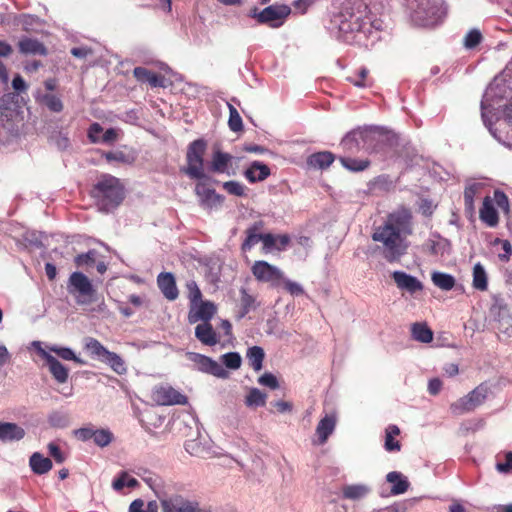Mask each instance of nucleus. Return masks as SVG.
Returning a JSON list of instances; mask_svg holds the SVG:
<instances>
[{"label": "nucleus", "mask_w": 512, "mask_h": 512, "mask_svg": "<svg viewBox=\"0 0 512 512\" xmlns=\"http://www.w3.org/2000/svg\"><path fill=\"white\" fill-rule=\"evenodd\" d=\"M412 234V211L401 205L388 213L383 223L374 228L371 238L381 244L379 248L383 258L389 263H395L407 253V238Z\"/></svg>", "instance_id": "nucleus-1"}, {"label": "nucleus", "mask_w": 512, "mask_h": 512, "mask_svg": "<svg viewBox=\"0 0 512 512\" xmlns=\"http://www.w3.org/2000/svg\"><path fill=\"white\" fill-rule=\"evenodd\" d=\"M24 106L18 93L9 92L0 97V125L12 135H17L24 123Z\"/></svg>", "instance_id": "nucleus-2"}, {"label": "nucleus", "mask_w": 512, "mask_h": 512, "mask_svg": "<svg viewBox=\"0 0 512 512\" xmlns=\"http://www.w3.org/2000/svg\"><path fill=\"white\" fill-rule=\"evenodd\" d=\"M91 195L100 209L108 212L120 205L125 193L118 178L112 175H103L93 186Z\"/></svg>", "instance_id": "nucleus-3"}, {"label": "nucleus", "mask_w": 512, "mask_h": 512, "mask_svg": "<svg viewBox=\"0 0 512 512\" xmlns=\"http://www.w3.org/2000/svg\"><path fill=\"white\" fill-rule=\"evenodd\" d=\"M207 149V142L204 139L192 141L186 152V167L182 171L191 179H203L204 173V155Z\"/></svg>", "instance_id": "nucleus-4"}, {"label": "nucleus", "mask_w": 512, "mask_h": 512, "mask_svg": "<svg viewBox=\"0 0 512 512\" xmlns=\"http://www.w3.org/2000/svg\"><path fill=\"white\" fill-rule=\"evenodd\" d=\"M67 290L79 305H89L96 301V289L82 272H73L70 275Z\"/></svg>", "instance_id": "nucleus-5"}, {"label": "nucleus", "mask_w": 512, "mask_h": 512, "mask_svg": "<svg viewBox=\"0 0 512 512\" xmlns=\"http://www.w3.org/2000/svg\"><path fill=\"white\" fill-rule=\"evenodd\" d=\"M489 393L490 387L487 383L483 382L475 387L472 391H470L467 395L453 402L450 405V410L453 415H462L468 412H472L486 401Z\"/></svg>", "instance_id": "nucleus-6"}, {"label": "nucleus", "mask_w": 512, "mask_h": 512, "mask_svg": "<svg viewBox=\"0 0 512 512\" xmlns=\"http://www.w3.org/2000/svg\"><path fill=\"white\" fill-rule=\"evenodd\" d=\"M86 348L92 356L109 365L118 375H124L127 372V366L122 357L115 352L107 350L97 339L90 338Z\"/></svg>", "instance_id": "nucleus-7"}, {"label": "nucleus", "mask_w": 512, "mask_h": 512, "mask_svg": "<svg viewBox=\"0 0 512 512\" xmlns=\"http://www.w3.org/2000/svg\"><path fill=\"white\" fill-rule=\"evenodd\" d=\"M291 9L287 5H270L262 11L257 12V8L251 11V16L258 23L268 25L271 28H278L284 24L285 19L290 15Z\"/></svg>", "instance_id": "nucleus-8"}, {"label": "nucleus", "mask_w": 512, "mask_h": 512, "mask_svg": "<svg viewBox=\"0 0 512 512\" xmlns=\"http://www.w3.org/2000/svg\"><path fill=\"white\" fill-rule=\"evenodd\" d=\"M162 512H211L201 507L196 500H190L180 494L160 499Z\"/></svg>", "instance_id": "nucleus-9"}, {"label": "nucleus", "mask_w": 512, "mask_h": 512, "mask_svg": "<svg viewBox=\"0 0 512 512\" xmlns=\"http://www.w3.org/2000/svg\"><path fill=\"white\" fill-rule=\"evenodd\" d=\"M251 272L257 281L270 283L274 287L281 285L284 275L278 267L264 260L255 261Z\"/></svg>", "instance_id": "nucleus-10"}, {"label": "nucleus", "mask_w": 512, "mask_h": 512, "mask_svg": "<svg viewBox=\"0 0 512 512\" xmlns=\"http://www.w3.org/2000/svg\"><path fill=\"white\" fill-rule=\"evenodd\" d=\"M188 358L194 363L196 368L203 373L211 374L222 379H226L229 376L228 371L225 370L221 364L208 356L190 352L188 353Z\"/></svg>", "instance_id": "nucleus-11"}, {"label": "nucleus", "mask_w": 512, "mask_h": 512, "mask_svg": "<svg viewBox=\"0 0 512 512\" xmlns=\"http://www.w3.org/2000/svg\"><path fill=\"white\" fill-rule=\"evenodd\" d=\"M217 313V306L209 300H201L197 304L189 306L188 322L195 324L199 321L210 322Z\"/></svg>", "instance_id": "nucleus-12"}, {"label": "nucleus", "mask_w": 512, "mask_h": 512, "mask_svg": "<svg viewBox=\"0 0 512 512\" xmlns=\"http://www.w3.org/2000/svg\"><path fill=\"white\" fill-rule=\"evenodd\" d=\"M153 400L163 406L184 405L187 397L171 386H158L153 391Z\"/></svg>", "instance_id": "nucleus-13"}, {"label": "nucleus", "mask_w": 512, "mask_h": 512, "mask_svg": "<svg viewBox=\"0 0 512 512\" xmlns=\"http://www.w3.org/2000/svg\"><path fill=\"white\" fill-rule=\"evenodd\" d=\"M233 156L227 152H223L219 147H214L211 160L208 163V170L214 174L234 175L235 171H231Z\"/></svg>", "instance_id": "nucleus-14"}, {"label": "nucleus", "mask_w": 512, "mask_h": 512, "mask_svg": "<svg viewBox=\"0 0 512 512\" xmlns=\"http://www.w3.org/2000/svg\"><path fill=\"white\" fill-rule=\"evenodd\" d=\"M157 285L169 301H174L179 296V291L176 285L175 277L170 272H162L157 276Z\"/></svg>", "instance_id": "nucleus-15"}, {"label": "nucleus", "mask_w": 512, "mask_h": 512, "mask_svg": "<svg viewBox=\"0 0 512 512\" xmlns=\"http://www.w3.org/2000/svg\"><path fill=\"white\" fill-rule=\"evenodd\" d=\"M40 356L46 361L50 373L58 383H65L68 379V369L62 365L54 356L44 349H39Z\"/></svg>", "instance_id": "nucleus-16"}, {"label": "nucleus", "mask_w": 512, "mask_h": 512, "mask_svg": "<svg viewBox=\"0 0 512 512\" xmlns=\"http://www.w3.org/2000/svg\"><path fill=\"white\" fill-rule=\"evenodd\" d=\"M398 288L408 291L413 294L423 289V284L416 277L409 275L403 271H395L392 274Z\"/></svg>", "instance_id": "nucleus-17"}, {"label": "nucleus", "mask_w": 512, "mask_h": 512, "mask_svg": "<svg viewBox=\"0 0 512 512\" xmlns=\"http://www.w3.org/2000/svg\"><path fill=\"white\" fill-rule=\"evenodd\" d=\"M337 417L334 413L326 414L318 423L315 434L318 437V444L323 445L329 436L334 432Z\"/></svg>", "instance_id": "nucleus-18"}, {"label": "nucleus", "mask_w": 512, "mask_h": 512, "mask_svg": "<svg viewBox=\"0 0 512 512\" xmlns=\"http://www.w3.org/2000/svg\"><path fill=\"white\" fill-rule=\"evenodd\" d=\"M195 337L207 346H214L219 342L218 335L210 322L198 324L195 327Z\"/></svg>", "instance_id": "nucleus-19"}, {"label": "nucleus", "mask_w": 512, "mask_h": 512, "mask_svg": "<svg viewBox=\"0 0 512 512\" xmlns=\"http://www.w3.org/2000/svg\"><path fill=\"white\" fill-rule=\"evenodd\" d=\"M133 76L141 83H148L151 87H164V76L152 72L145 67H135Z\"/></svg>", "instance_id": "nucleus-20"}, {"label": "nucleus", "mask_w": 512, "mask_h": 512, "mask_svg": "<svg viewBox=\"0 0 512 512\" xmlns=\"http://www.w3.org/2000/svg\"><path fill=\"white\" fill-rule=\"evenodd\" d=\"M25 430L11 422H0V441H19L25 437Z\"/></svg>", "instance_id": "nucleus-21"}, {"label": "nucleus", "mask_w": 512, "mask_h": 512, "mask_svg": "<svg viewBox=\"0 0 512 512\" xmlns=\"http://www.w3.org/2000/svg\"><path fill=\"white\" fill-rule=\"evenodd\" d=\"M479 217L481 221L487 224L489 227H494L498 224V212L493 205V200L491 197L486 196L484 198L482 207L479 211Z\"/></svg>", "instance_id": "nucleus-22"}, {"label": "nucleus", "mask_w": 512, "mask_h": 512, "mask_svg": "<svg viewBox=\"0 0 512 512\" xmlns=\"http://www.w3.org/2000/svg\"><path fill=\"white\" fill-rule=\"evenodd\" d=\"M270 175V168L259 161H254L245 170L244 176L250 183L265 180Z\"/></svg>", "instance_id": "nucleus-23"}, {"label": "nucleus", "mask_w": 512, "mask_h": 512, "mask_svg": "<svg viewBox=\"0 0 512 512\" xmlns=\"http://www.w3.org/2000/svg\"><path fill=\"white\" fill-rule=\"evenodd\" d=\"M19 51L25 55H46L47 49L42 42L37 39L24 37L18 42Z\"/></svg>", "instance_id": "nucleus-24"}, {"label": "nucleus", "mask_w": 512, "mask_h": 512, "mask_svg": "<svg viewBox=\"0 0 512 512\" xmlns=\"http://www.w3.org/2000/svg\"><path fill=\"white\" fill-rule=\"evenodd\" d=\"M335 160L333 153L329 151H321L311 154L307 158V165L313 169H326Z\"/></svg>", "instance_id": "nucleus-25"}, {"label": "nucleus", "mask_w": 512, "mask_h": 512, "mask_svg": "<svg viewBox=\"0 0 512 512\" xmlns=\"http://www.w3.org/2000/svg\"><path fill=\"white\" fill-rule=\"evenodd\" d=\"M262 227L263 223L260 221L246 229V238L241 245V250L243 252L251 250L254 245L262 240V233H260Z\"/></svg>", "instance_id": "nucleus-26"}, {"label": "nucleus", "mask_w": 512, "mask_h": 512, "mask_svg": "<svg viewBox=\"0 0 512 512\" xmlns=\"http://www.w3.org/2000/svg\"><path fill=\"white\" fill-rule=\"evenodd\" d=\"M386 480L392 484L391 494L393 495L405 493L410 486L407 478L402 473L397 471L389 472L386 476Z\"/></svg>", "instance_id": "nucleus-27"}, {"label": "nucleus", "mask_w": 512, "mask_h": 512, "mask_svg": "<svg viewBox=\"0 0 512 512\" xmlns=\"http://www.w3.org/2000/svg\"><path fill=\"white\" fill-rule=\"evenodd\" d=\"M29 465L31 470L38 475L48 473L52 469V461L48 457H44L41 453L35 452L30 456Z\"/></svg>", "instance_id": "nucleus-28"}, {"label": "nucleus", "mask_w": 512, "mask_h": 512, "mask_svg": "<svg viewBox=\"0 0 512 512\" xmlns=\"http://www.w3.org/2000/svg\"><path fill=\"white\" fill-rule=\"evenodd\" d=\"M369 74V69L362 66L357 71L353 72V74L349 75L346 79L351 84L359 88L372 87L374 85V81L371 77H369Z\"/></svg>", "instance_id": "nucleus-29"}, {"label": "nucleus", "mask_w": 512, "mask_h": 512, "mask_svg": "<svg viewBox=\"0 0 512 512\" xmlns=\"http://www.w3.org/2000/svg\"><path fill=\"white\" fill-rule=\"evenodd\" d=\"M256 308V298L249 294L244 287L240 288L239 314L238 318L245 317L251 310Z\"/></svg>", "instance_id": "nucleus-30"}, {"label": "nucleus", "mask_w": 512, "mask_h": 512, "mask_svg": "<svg viewBox=\"0 0 512 512\" xmlns=\"http://www.w3.org/2000/svg\"><path fill=\"white\" fill-rule=\"evenodd\" d=\"M412 338L421 343H430L433 340V331L426 323L416 322L411 327Z\"/></svg>", "instance_id": "nucleus-31"}, {"label": "nucleus", "mask_w": 512, "mask_h": 512, "mask_svg": "<svg viewBox=\"0 0 512 512\" xmlns=\"http://www.w3.org/2000/svg\"><path fill=\"white\" fill-rule=\"evenodd\" d=\"M400 434V429L396 425H389L385 430L384 447L388 452L400 451L401 444L396 437Z\"/></svg>", "instance_id": "nucleus-32"}, {"label": "nucleus", "mask_w": 512, "mask_h": 512, "mask_svg": "<svg viewBox=\"0 0 512 512\" xmlns=\"http://www.w3.org/2000/svg\"><path fill=\"white\" fill-rule=\"evenodd\" d=\"M369 491V487L363 484L346 485L342 488L343 497L350 500L362 499L369 493Z\"/></svg>", "instance_id": "nucleus-33"}, {"label": "nucleus", "mask_w": 512, "mask_h": 512, "mask_svg": "<svg viewBox=\"0 0 512 512\" xmlns=\"http://www.w3.org/2000/svg\"><path fill=\"white\" fill-rule=\"evenodd\" d=\"M431 280L435 286L444 291H449L455 286V278L444 272H433Z\"/></svg>", "instance_id": "nucleus-34"}, {"label": "nucleus", "mask_w": 512, "mask_h": 512, "mask_svg": "<svg viewBox=\"0 0 512 512\" xmlns=\"http://www.w3.org/2000/svg\"><path fill=\"white\" fill-rule=\"evenodd\" d=\"M250 366L255 371H260L263 367V360L265 357L264 350L259 346L250 347L246 354Z\"/></svg>", "instance_id": "nucleus-35"}, {"label": "nucleus", "mask_w": 512, "mask_h": 512, "mask_svg": "<svg viewBox=\"0 0 512 512\" xmlns=\"http://www.w3.org/2000/svg\"><path fill=\"white\" fill-rule=\"evenodd\" d=\"M267 395L258 388H251L245 397L244 403L247 407L257 408L265 406Z\"/></svg>", "instance_id": "nucleus-36"}, {"label": "nucleus", "mask_w": 512, "mask_h": 512, "mask_svg": "<svg viewBox=\"0 0 512 512\" xmlns=\"http://www.w3.org/2000/svg\"><path fill=\"white\" fill-rule=\"evenodd\" d=\"M341 164L350 171L359 172L367 169L370 161L367 159H355L351 157H341Z\"/></svg>", "instance_id": "nucleus-37"}, {"label": "nucleus", "mask_w": 512, "mask_h": 512, "mask_svg": "<svg viewBox=\"0 0 512 512\" xmlns=\"http://www.w3.org/2000/svg\"><path fill=\"white\" fill-rule=\"evenodd\" d=\"M139 485L136 478L129 477L126 471H122L119 476L113 480L112 487L116 491L122 490L125 486L135 488Z\"/></svg>", "instance_id": "nucleus-38"}, {"label": "nucleus", "mask_w": 512, "mask_h": 512, "mask_svg": "<svg viewBox=\"0 0 512 512\" xmlns=\"http://www.w3.org/2000/svg\"><path fill=\"white\" fill-rule=\"evenodd\" d=\"M473 286L480 291H485L488 287L486 272L479 263L473 268Z\"/></svg>", "instance_id": "nucleus-39"}, {"label": "nucleus", "mask_w": 512, "mask_h": 512, "mask_svg": "<svg viewBox=\"0 0 512 512\" xmlns=\"http://www.w3.org/2000/svg\"><path fill=\"white\" fill-rule=\"evenodd\" d=\"M114 439L113 433L108 429H96L93 436V442L99 447L108 446Z\"/></svg>", "instance_id": "nucleus-40"}, {"label": "nucleus", "mask_w": 512, "mask_h": 512, "mask_svg": "<svg viewBox=\"0 0 512 512\" xmlns=\"http://www.w3.org/2000/svg\"><path fill=\"white\" fill-rule=\"evenodd\" d=\"M187 298L189 299V306L197 304L202 300V292L198 284L194 280H190L186 283Z\"/></svg>", "instance_id": "nucleus-41"}, {"label": "nucleus", "mask_w": 512, "mask_h": 512, "mask_svg": "<svg viewBox=\"0 0 512 512\" xmlns=\"http://www.w3.org/2000/svg\"><path fill=\"white\" fill-rule=\"evenodd\" d=\"M41 103L52 112H61L63 110V103L61 99L54 94L43 95Z\"/></svg>", "instance_id": "nucleus-42"}, {"label": "nucleus", "mask_w": 512, "mask_h": 512, "mask_svg": "<svg viewBox=\"0 0 512 512\" xmlns=\"http://www.w3.org/2000/svg\"><path fill=\"white\" fill-rule=\"evenodd\" d=\"M228 125L233 132H239L243 130L242 118L237 109L232 105H229Z\"/></svg>", "instance_id": "nucleus-43"}, {"label": "nucleus", "mask_w": 512, "mask_h": 512, "mask_svg": "<svg viewBox=\"0 0 512 512\" xmlns=\"http://www.w3.org/2000/svg\"><path fill=\"white\" fill-rule=\"evenodd\" d=\"M478 187L477 185H470L464 190V205L465 210L469 213L474 212V198L477 194Z\"/></svg>", "instance_id": "nucleus-44"}, {"label": "nucleus", "mask_w": 512, "mask_h": 512, "mask_svg": "<svg viewBox=\"0 0 512 512\" xmlns=\"http://www.w3.org/2000/svg\"><path fill=\"white\" fill-rule=\"evenodd\" d=\"M223 189L230 195L242 197L246 195V187L237 181H227L223 183Z\"/></svg>", "instance_id": "nucleus-45"}, {"label": "nucleus", "mask_w": 512, "mask_h": 512, "mask_svg": "<svg viewBox=\"0 0 512 512\" xmlns=\"http://www.w3.org/2000/svg\"><path fill=\"white\" fill-rule=\"evenodd\" d=\"M222 361L227 368L233 370L239 369L242 364V358L237 352H229L222 355Z\"/></svg>", "instance_id": "nucleus-46"}, {"label": "nucleus", "mask_w": 512, "mask_h": 512, "mask_svg": "<svg viewBox=\"0 0 512 512\" xmlns=\"http://www.w3.org/2000/svg\"><path fill=\"white\" fill-rule=\"evenodd\" d=\"M50 350L57 354L58 357L63 360H73L77 363L82 364L83 362L74 354L70 348L66 347H51Z\"/></svg>", "instance_id": "nucleus-47"}, {"label": "nucleus", "mask_w": 512, "mask_h": 512, "mask_svg": "<svg viewBox=\"0 0 512 512\" xmlns=\"http://www.w3.org/2000/svg\"><path fill=\"white\" fill-rule=\"evenodd\" d=\"M196 194L199 195L203 201H210L212 199L220 200V195L216 194L215 190L207 188L205 185L197 184L195 188Z\"/></svg>", "instance_id": "nucleus-48"}, {"label": "nucleus", "mask_w": 512, "mask_h": 512, "mask_svg": "<svg viewBox=\"0 0 512 512\" xmlns=\"http://www.w3.org/2000/svg\"><path fill=\"white\" fill-rule=\"evenodd\" d=\"M105 158L107 161H117L121 163H132L134 161V157L126 154L123 151H115V152H107L105 153Z\"/></svg>", "instance_id": "nucleus-49"}, {"label": "nucleus", "mask_w": 512, "mask_h": 512, "mask_svg": "<svg viewBox=\"0 0 512 512\" xmlns=\"http://www.w3.org/2000/svg\"><path fill=\"white\" fill-rule=\"evenodd\" d=\"M482 41V34L477 29L470 30L465 37V47L472 49L480 44Z\"/></svg>", "instance_id": "nucleus-50"}, {"label": "nucleus", "mask_w": 512, "mask_h": 512, "mask_svg": "<svg viewBox=\"0 0 512 512\" xmlns=\"http://www.w3.org/2000/svg\"><path fill=\"white\" fill-rule=\"evenodd\" d=\"M284 289L293 296H298L304 294V289L302 286L294 281L286 279L283 276V280L281 281Z\"/></svg>", "instance_id": "nucleus-51"}, {"label": "nucleus", "mask_w": 512, "mask_h": 512, "mask_svg": "<svg viewBox=\"0 0 512 512\" xmlns=\"http://www.w3.org/2000/svg\"><path fill=\"white\" fill-rule=\"evenodd\" d=\"M495 201L497 206L504 212L508 213L510 211L509 208V200L507 195L501 191V190H495L494 192V198L492 199Z\"/></svg>", "instance_id": "nucleus-52"}, {"label": "nucleus", "mask_w": 512, "mask_h": 512, "mask_svg": "<svg viewBox=\"0 0 512 512\" xmlns=\"http://www.w3.org/2000/svg\"><path fill=\"white\" fill-rule=\"evenodd\" d=\"M95 255L96 252L94 250L79 254L75 257V264L77 266L93 265L95 263Z\"/></svg>", "instance_id": "nucleus-53"}, {"label": "nucleus", "mask_w": 512, "mask_h": 512, "mask_svg": "<svg viewBox=\"0 0 512 512\" xmlns=\"http://www.w3.org/2000/svg\"><path fill=\"white\" fill-rule=\"evenodd\" d=\"M50 456L56 461V463H63L66 460L64 453L61 451L58 444L50 442L47 446Z\"/></svg>", "instance_id": "nucleus-54"}, {"label": "nucleus", "mask_w": 512, "mask_h": 512, "mask_svg": "<svg viewBox=\"0 0 512 512\" xmlns=\"http://www.w3.org/2000/svg\"><path fill=\"white\" fill-rule=\"evenodd\" d=\"M341 146L344 150L353 152L354 149H358V142L356 139V133L347 134L341 141Z\"/></svg>", "instance_id": "nucleus-55"}, {"label": "nucleus", "mask_w": 512, "mask_h": 512, "mask_svg": "<svg viewBox=\"0 0 512 512\" xmlns=\"http://www.w3.org/2000/svg\"><path fill=\"white\" fill-rule=\"evenodd\" d=\"M258 382L259 384L267 386L271 389H277L279 387L277 378L271 373H264L259 377Z\"/></svg>", "instance_id": "nucleus-56"}, {"label": "nucleus", "mask_w": 512, "mask_h": 512, "mask_svg": "<svg viewBox=\"0 0 512 512\" xmlns=\"http://www.w3.org/2000/svg\"><path fill=\"white\" fill-rule=\"evenodd\" d=\"M95 431L96 429H94L92 426L83 427L75 431V436L78 440L88 441L93 439Z\"/></svg>", "instance_id": "nucleus-57"}, {"label": "nucleus", "mask_w": 512, "mask_h": 512, "mask_svg": "<svg viewBox=\"0 0 512 512\" xmlns=\"http://www.w3.org/2000/svg\"><path fill=\"white\" fill-rule=\"evenodd\" d=\"M261 241L265 252L270 251L272 248H276L277 238L271 233L262 234Z\"/></svg>", "instance_id": "nucleus-58"}, {"label": "nucleus", "mask_w": 512, "mask_h": 512, "mask_svg": "<svg viewBox=\"0 0 512 512\" xmlns=\"http://www.w3.org/2000/svg\"><path fill=\"white\" fill-rule=\"evenodd\" d=\"M103 128L99 123H93L90 125L88 130V138L92 143H97L99 141L98 135L102 133Z\"/></svg>", "instance_id": "nucleus-59"}, {"label": "nucleus", "mask_w": 512, "mask_h": 512, "mask_svg": "<svg viewBox=\"0 0 512 512\" xmlns=\"http://www.w3.org/2000/svg\"><path fill=\"white\" fill-rule=\"evenodd\" d=\"M497 470L503 473H508L512 469V452H508L505 455V462L497 464Z\"/></svg>", "instance_id": "nucleus-60"}, {"label": "nucleus", "mask_w": 512, "mask_h": 512, "mask_svg": "<svg viewBox=\"0 0 512 512\" xmlns=\"http://www.w3.org/2000/svg\"><path fill=\"white\" fill-rule=\"evenodd\" d=\"M12 87L16 91L15 93L25 92L27 90V85L24 79L18 74L12 80Z\"/></svg>", "instance_id": "nucleus-61"}, {"label": "nucleus", "mask_w": 512, "mask_h": 512, "mask_svg": "<svg viewBox=\"0 0 512 512\" xmlns=\"http://www.w3.org/2000/svg\"><path fill=\"white\" fill-rule=\"evenodd\" d=\"M272 406L275 407L279 413L291 412L293 409L292 403L283 400L273 402Z\"/></svg>", "instance_id": "nucleus-62"}, {"label": "nucleus", "mask_w": 512, "mask_h": 512, "mask_svg": "<svg viewBox=\"0 0 512 512\" xmlns=\"http://www.w3.org/2000/svg\"><path fill=\"white\" fill-rule=\"evenodd\" d=\"M426 251L431 255H438L440 253L441 245L440 242L434 240H428L424 245Z\"/></svg>", "instance_id": "nucleus-63"}, {"label": "nucleus", "mask_w": 512, "mask_h": 512, "mask_svg": "<svg viewBox=\"0 0 512 512\" xmlns=\"http://www.w3.org/2000/svg\"><path fill=\"white\" fill-rule=\"evenodd\" d=\"M118 138V133L114 128L107 129L102 136V142L104 143H113Z\"/></svg>", "instance_id": "nucleus-64"}]
</instances>
